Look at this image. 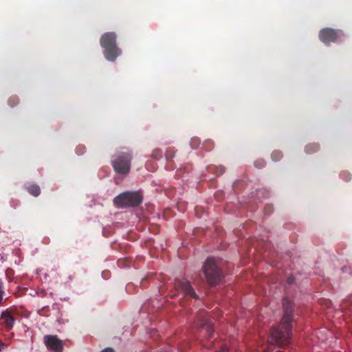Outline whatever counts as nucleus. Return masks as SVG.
I'll use <instances>...</instances> for the list:
<instances>
[{
  "mask_svg": "<svg viewBox=\"0 0 352 352\" xmlns=\"http://www.w3.org/2000/svg\"><path fill=\"white\" fill-rule=\"evenodd\" d=\"M143 201L140 191H126L119 194L113 199L114 205L119 208L138 206Z\"/></svg>",
  "mask_w": 352,
  "mask_h": 352,
  "instance_id": "3",
  "label": "nucleus"
},
{
  "mask_svg": "<svg viewBox=\"0 0 352 352\" xmlns=\"http://www.w3.org/2000/svg\"><path fill=\"white\" fill-rule=\"evenodd\" d=\"M203 146L206 150L210 151L213 148V142L211 140H207L204 143Z\"/></svg>",
  "mask_w": 352,
  "mask_h": 352,
  "instance_id": "20",
  "label": "nucleus"
},
{
  "mask_svg": "<svg viewBox=\"0 0 352 352\" xmlns=\"http://www.w3.org/2000/svg\"><path fill=\"white\" fill-rule=\"evenodd\" d=\"M203 269L207 282L210 286L217 285L221 282L222 272L212 258L206 259Z\"/></svg>",
  "mask_w": 352,
  "mask_h": 352,
  "instance_id": "5",
  "label": "nucleus"
},
{
  "mask_svg": "<svg viewBox=\"0 0 352 352\" xmlns=\"http://www.w3.org/2000/svg\"><path fill=\"white\" fill-rule=\"evenodd\" d=\"M273 161L278 162L283 157V153L280 151H274L271 155Z\"/></svg>",
  "mask_w": 352,
  "mask_h": 352,
  "instance_id": "14",
  "label": "nucleus"
},
{
  "mask_svg": "<svg viewBox=\"0 0 352 352\" xmlns=\"http://www.w3.org/2000/svg\"><path fill=\"white\" fill-rule=\"evenodd\" d=\"M1 319L2 320V324L7 331L12 329L14 325L15 319L13 316L12 310L6 309L1 312Z\"/></svg>",
  "mask_w": 352,
  "mask_h": 352,
  "instance_id": "9",
  "label": "nucleus"
},
{
  "mask_svg": "<svg viewBox=\"0 0 352 352\" xmlns=\"http://www.w3.org/2000/svg\"><path fill=\"white\" fill-rule=\"evenodd\" d=\"M217 171L218 172L219 175H221L225 172V168L223 166H219L217 168Z\"/></svg>",
  "mask_w": 352,
  "mask_h": 352,
  "instance_id": "23",
  "label": "nucleus"
},
{
  "mask_svg": "<svg viewBox=\"0 0 352 352\" xmlns=\"http://www.w3.org/2000/svg\"><path fill=\"white\" fill-rule=\"evenodd\" d=\"M217 352H228V348L226 346H223L221 349Z\"/></svg>",
  "mask_w": 352,
  "mask_h": 352,
  "instance_id": "25",
  "label": "nucleus"
},
{
  "mask_svg": "<svg viewBox=\"0 0 352 352\" xmlns=\"http://www.w3.org/2000/svg\"><path fill=\"white\" fill-rule=\"evenodd\" d=\"M344 36V34L342 30L329 28H323L319 32L320 40L326 45L340 41Z\"/></svg>",
  "mask_w": 352,
  "mask_h": 352,
  "instance_id": "6",
  "label": "nucleus"
},
{
  "mask_svg": "<svg viewBox=\"0 0 352 352\" xmlns=\"http://www.w3.org/2000/svg\"><path fill=\"white\" fill-rule=\"evenodd\" d=\"M8 102L11 107H14L19 102V99L16 97H12L9 99Z\"/></svg>",
  "mask_w": 352,
  "mask_h": 352,
  "instance_id": "22",
  "label": "nucleus"
},
{
  "mask_svg": "<svg viewBox=\"0 0 352 352\" xmlns=\"http://www.w3.org/2000/svg\"><path fill=\"white\" fill-rule=\"evenodd\" d=\"M273 210H274V208H273L272 205L267 204L265 206L263 211L265 214H270L273 212Z\"/></svg>",
  "mask_w": 352,
  "mask_h": 352,
  "instance_id": "19",
  "label": "nucleus"
},
{
  "mask_svg": "<svg viewBox=\"0 0 352 352\" xmlns=\"http://www.w3.org/2000/svg\"><path fill=\"white\" fill-rule=\"evenodd\" d=\"M287 282L288 284H292L294 282V278L293 277H289L287 280Z\"/></svg>",
  "mask_w": 352,
  "mask_h": 352,
  "instance_id": "26",
  "label": "nucleus"
},
{
  "mask_svg": "<svg viewBox=\"0 0 352 352\" xmlns=\"http://www.w3.org/2000/svg\"><path fill=\"white\" fill-rule=\"evenodd\" d=\"M341 177L345 181L348 182L351 179V175L348 172H342L340 173Z\"/></svg>",
  "mask_w": 352,
  "mask_h": 352,
  "instance_id": "21",
  "label": "nucleus"
},
{
  "mask_svg": "<svg viewBox=\"0 0 352 352\" xmlns=\"http://www.w3.org/2000/svg\"><path fill=\"white\" fill-rule=\"evenodd\" d=\"M270 192L268 190H267L265 188H261L257 190L256 195L258 198V199H266L269 197Z\"/></svg>",
  "mask_w": 352,
  "mask_h": 352,
  "instance_id": "12",
  "label": "nucleus"
},
{
  "mask_svg": "<svg viewBox=\"0 0 352 352\" xmlns=\"http://www.w3.org/2000/svg\"><path fill=\"white\" fill-rule=\"evenodd\" d=\"M3 295H4L3 283L2 280L0 279V307L3 303Z\"/></svg>",
  "mask_w": 352,
  "mask_h": 352,
  "instance_id": "18",
  "label": "nucleus"
},
{
  "mask_svg": "<svg viewBox=\"0 0 352 352\" xmlns=\"http://www.w3.org/2000/svg\"><path fill=\"white\" fill-rule=\"evenodd\" d=\"M190 144L192 148H197L200 144V140L197 138H193L191 139Z\"/></svg>",
  "mask_w": 352,
  "mask_h": 352,
  "instance_id": "17",
  "label": "nucleus"
},
{
  "mask_svg": "<svg viewBox=\"0 0 352 352\" xmlns=\"http://www.w3.org/2000/svg\"><path fill=\"white\" fill-rule=\"evenodd\" d=\"M115 32H106L100 38V45L103 48L104 57L109 61H114L122 53L116 43Z\"/></svg>",
  "mask_w": 352,
  "mask_h": 352,
  "instance_id": "2",
  "label": "nucleus"
},
{
  "mask_svg": "<svg viewBox=\"0 0 352 352\" xmlns=\"http://www.w3.org/2000/svg\"><path fill=\"white\" fill-rule=\"evenodd\" d=\"M283 306L284 314L281 323L279 326L272 329L268 339L269 343L279 346H283L289 343L294 310L293 303L287 298H283Z\"/></svg>",
  "mask_w": 352,
  "mask_h": 352,
  "instance_id": "1",
  "label": "nucleus"
},
{
  "mask_svg": "<svg viewBox=\"0 0 352 352\" xmlns=\"http://www.w3.org/2000/svg\"><path fill=\"white\" fill-rule=\"evenodd\" d=\"M175 287L176 289H180L185 295L194 299H199L198 296L190 285V283L186 279H176L175 281Z\"/></svg>",
  "mask_w": 352,
  "mask_h": 352,
  "instance_id": "8",
  "label": "nucleus"
},
{
  "mask_svg": "<svg viewBox=\"0 0 352 352\" xmlns=\"http://www.w3.org/2000/svg\"><path fill=\"white\" fill-rule=\"evenodd\" d=\"M175 151L174 148H169L166 151L165 157L167 160H172L175 157Z\"/></svg>",
  "mask_w": 352,
  "mask_h": 352,
  "instance_id": "15",
  "label": "nucleus"
},
{
  "mask_svg": "<svg viewBox=\"0 0 352 352\" xmlns=\"http://www.w3.org/2000/svg\"><path fill=\"white\" fill-rule=\"evenodd\" d=\"M132 152L128 148L117 152L113 157L111 164L115 171L119 174L126 175L131 168Z\"/></svg>",
  "mask_w": 352,
  "mask_h": 352,
  "instance_id": "4",
  "label": "nucleus"
},
{
  "mask_svg": "<svg viewBox=\"0 0 352 352\" xmlns=\"http://www.w3.org/2000/svg\"><path fill=\"white\" fill-rule=\"evenodd\" d=\"M202 327L206 329L208 338H211L213 333V328L210 322H205L202 324Z\"/></svg>",
  "mask_w": 352,
  "mask_h": 352,
  "instance_id": "13",
  "label": "nucleus"
},
{
  "mask_svg": "<svg viewBox=\"0 0 352 352\" xmlns=\"http://www.w3.org/2000/svg\"><path fill=\"white\" fill-rule=\"evenodd\" d=\"M266 165V162L263 159H258L254 162V166L258 168H262L265 167Z\"/></svg>",
  "mask_w": 352,
  "mask_h": 352,
  "instance_id": "16",
  "label": "nucleus"
},
{
  "mask_svg": "<svg viewBox=\"0 0 352 352\" xmlns=\"http://www.w3.org/2000/svg\"><path fill=\"white\" fill-rule=\"evenodd\" d=\"M101 352H115V351L112 348L108 347L103 349Z\"/></svg>",
  "mask_w": 352,
  "mask_h": 352,
  "instance_id": "24",
  "label": "nucleus"
},
{
  "mask_svg": "<svg viewBox=\"0 0 352 352\" xmlns=\"http://www.w3.org/2000/svg\"><path fill=\"white\" fill-rule=\"evenodd\" d=\"M27 191L34 197H38L41 194L40 187L36 184H28L25 185Z\"/></svg>",
  "mask_w": 352,
  "mask_h": 352,
  "instance_id": "10",
  "label": "nucleus"
},
{
  "mask_svg": "<svg viewBox=\"0 0 352 352\" xmlns=\"http://www.w3.org/2000/svg\"><path fill=\"white\" fill-rule=\"evenodd\" d=\"M320 149V145L318 143H310L305 146V151L307 154H311L318 151Z\"/></svg>",
  "mask_w": 352,
  "mask_h": 352,
  "instance_id": "11",
  "label": "nucleus"
},
{
  "mask_svg": "<svg viewBox=\"0 0 352 352\" xmlns=\"http://www.w3.org/2000/svg\"><path fill=\"white\" fill-rule=\"evenodd\" d=\"M44 344L48 351L51 352H63V341L56 335H46L43 337Z\"/></svg>",
  "mask_w": 352,
  "mask_h": 352,
  "instance_id": "7",
  "label": "nucleus"
}]
</instances>
